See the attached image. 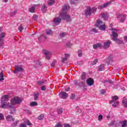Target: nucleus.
Listing matches in <instances>:
<instances>
[{
	"label": "nucleus",
	"mask_w": 127,
	"mask_h": 127,
	"mask_svg": "<svg viewBox=\"0 0 127 127\" xmlns=\"http://www.w3.org/2000/svg\"><path fill=\"white\" fill-rule=\"evenodd\" d=\"M69 8V5L64 4L62 10V12L59 14V17H55L54 19V23L55 24H60L61 20H66V22H70L72 21V18L70 15L67 14V11Z\"/></svg>",
	"instance_id": "1"
},
{
	"label": "nucleus",
	"mask_w": 127,
	"mask_h": 127,
	"mask_svg": "<svg viewBox=\"0 0 127 127\" xmlns=\"http://www.w3.org/2000/svg\"><path fill=\"white\" fill-rule=\"evenodd\" d=\"M22 102V99L18 97H15L12 98L10 100V103L12 105H16V104H20Z\"/></svg>",
	"instance_id": "2"
},
{
	"label": "nucleus",
	"mask_w": 127,
	"mask_h": 127,
	"mask_svg": "<svg viewBox=\"0 0 127 127\" xmlns=\"http://www.w3.org/2000/svg\"><path fill=\"white\" fill-rule=\"evenodd\" d=\"M113 2H115L114 0H111L109 1H107L103 4V5H101L99 6V8H102L103 7H108L109 5H111Z\"/></svg>",
	"instance_id": "3"
},
{
	"label": "nucleus",
	"mask_w": 127,
	"mask_h": 127,
	"mask_svg": "<svg viewBox=\"0 0 127 127\" xmlns=\"http://www.w3.org/2000/svg\"><path fill=\"white\" fill-rule=\"evenodd\" d=\"M44 54H45L46 59H48V60H49L52 56V53H51L50 51L46 50L44 51Z\"/></svg>",
	"instance_id": "4"
},
{
	"label": "nucleus",
	"mask_w": 127,
	"mask_h": 127,
	"mask_svg": "<svg viewBox=\"0 0 127 127\" xmlns=\"http://www.w3.org/2000/svg\"><path fill=\"white\" fill-rule=\"evenodd\" d=\"M59 97L61 99L65 100L68 97V94L65 92H61L59 94Z\"/></svg>",
	"instance_id": "5"
},
{
	"label": "nucleus",
	"mask_w": 127,
	"mask_h": 127,
	"mask_svg": "<svg viewBox=\"0 0 127 127\" xmlns=\"http://www.w3.org/2000/svg\"><path fill=\"white\" fill-rule=\"evenodd\" d=\"M15 70L14 71V73L16 74L17 72H21L23 71V68H22V66L21 65H16L15 66Z\"/></svg>",
	"instance_id": "6"
},
{
	"label": "nucleus",
	"mask_w": 127,
	"mask_h": 127,
	"mask_svg": "<svg viewBox=\"0 0 127 127\" xmlns=\"http://www.w3.org/2000/svg\"><path fill=\"white\" fill-rule=\"evenodd\" d=\"M86 83L88 86H93L94 85V79L92 78H89L86 80Z\"/></svg>",
	"instance_id": "7"
},
{
	"label": "nucleus",
	"mask_w": 127,
	"mask_h": 127,
	"mask_svg": "<svg viewBox=\"0 0 127 127\" xmlns=\"http://www.w3.org/2000/svg\"><path fill=\"white\" fill-rule=\"evenodd\" d=\"M5 37V35L3 32L0 33V46L3 44V38Z\"/></svg>",
	"instance_id": "8"
},
{
	"label": "nucleus",
	"mask_w": 127,
	"mask_h": 127,
	"mask_svg": "<svg viewBox=\"0 0 127 127\" xmlns=\"http://www.w3.org/2000/svg\"><path fill=\"white\" fill-rule=\"evenodd\" d=\"M117 18H119L120 19V21L122 23L125 22V20L127 17H126V15H118L117 16Z\"/></svg>",
	"instance_id": "9"
},
{
	"label": "nucleus",
	"mask_w": 127,
	"mask_h": 127,
	"mask_svg": "<svg viewBox=\"0 0 127 127\" xmlns=\"http://www.w3.org/2000/svg\"><path fill=\"white\" fill-rule=\"evenodd\" d=\"M9 109H10V110L11 112L10 113V115H11L13 112L15 111V107H14V104H12L11 103H9V107H8Z\"/></svg>",
	"instance_id": "10"
},
{
	"label": "nucleus",
	"mask_w": 127,
	"mask_h": 127,
	"mask_svg": "<svg viewBox=\"0 0 127 127\" xmlns=\"http://www.w3.org/2000/svg\"><path fill=\"white\" fill-rule=\"evenodd\" d=\"M84 12L86 16L88 15H91V14L92 13L91 7H87L86 9L84 11Z\"/></svg>",
	"instance_id": "11"
},
{
	"label": "nucleus",
	"mask_w": 127,
	"mask_h": 127,
	"mask_svg": "<svg viewBox=\"0 0 127 127\" xmlns=\"http://www.w3.org/2000/svg\"><path fill=\"white\" fill-rule=\"evenodd\" d=\"M5 119L8 122H14L15 120L14 118L12 117V116L10 115H8L7 116H6Z\"/></svg>",
	"instance_id": "12"
},
{
	"label": "nucleus",
	"mask_w": 127,
	"mask_h": 127,
	"mask_svg": "<svg viewBox=\"0 0 127 127\" xmlns=\"http://www.w3.org/2000/svg\"><path fill=\"white\" fill-rule=\"evenodd\" d=\"M111 43H112V42H111L110 41H108L107 42H106L104 43L103 48L105 49H106V48H109V47H110V45H111Z\"/></svg>",
	"instance_id": "13"
},
{
	"label": "nucleus",
	"mask_w": 127,
	"mask_h": 127,
	"mask_svg": "<svg viewBox=\"0 0 127 127\" xmlns=\"http://www.w3.org/2000/svg\"><path fill=\"white\" fill-rule=\"evenodd\" d=\"M9 96L7 95H5L1 97V102L2 103H6V101L8 99Z\"/></svg>",
	"instance_id": "14"
},
{
	"label": "nucleus",
	"mask_w": 127,
	"mask_h": 127,
	"mask_svg": "<svg viewBox=\"0 0 127 127\" xmlns=\"http://www.w3.org/2000/svg\"><path fill=\"white\" fill-rule=\"evenodd\" d=\"M87 78V73L86 72H82L81 75V80L82 81H85Z\"/></svg>",
	"instance_id": "15"
},
{
	"label": "nucleus",
	"mask_w": 127,
	"mask_h": 127,
	"mask_svg": "<svg viewBox=\"0 0 127 127\" xmlns=\"http://www.w3.org/2000/svg\"><path fill=\"white\" fill-rule=\"evenodd\" d=\"M112 100L110 102V104H113V103H115V101H117V100H119V97L117 95H115L112 96Z\"/></svg>",
	"instance_id": "16"
},
{
	"label": "nucleus",
	"mask_w": 127,
	"mask_h": 127,
	"mask_svg": "<svg viewBox=\"0 0 127 127\" xmlns=\"http://www.w3.org/2000/svg\"><path fill=\"white\" fill-rule=\"evenodd\" d=\"M112 36L113 37V40L115 41L116 39H117V37L119 36V34L115 32L114 31H112Z\"/></svg>",
	"instance_id": "17"
},
{
	"label": "nucleus",
	"mask_w": 127,
	"mask_h": 127,
	"mask_svg": "<svg viewBox=\"0 0 127 127\" xmlns=\"http://www.w3.org/2000/svg\"><path fill=\"white\" fill-rule=\"evenodd\" d=\"M79 87H80V88H83V90H87V88H86V86L85 84H84V83L83 81H81L78 84Z\"/></svg>",
	"instance_id": "18"
},
{
	"label": "nucleus",
	"mask_w": 127,
	"mask_h": 127,
	"mask_svg": "<svg viewBox=\"0 0 127 127\" xmlns=\"http://www.w3.org/2000/svg\"><path fill=\"white\" fill-rule=\"evenodd\" d=\"M104 70H105V64H100L98 66V71L101 72L102 71H104Z\"/></svg>",
	"instance_id": "19"
},
{
	"label": "nucleus",
	"mask_w": 127,
	"mask_h": 127,
	"mask_svg": "<svg viewBox=\"0 0 127 127\" xmlns=\"http://www.w3.org/2000/svg\"><path fill=\"white\" fill-rule=\"evenodd\" d=\"M98 47L101 48V47H102V44H101V43H97L93 45L94 49H97Z\"/></svg>",
	"instance_id": "20"
},
{
	"label": "nucleus",
	"mask_w": 127,
	"mask_h": 127,
	"mask_svg": "<svg viewBox=\"0 0 127 127\" xmlns=\"http://www.w3.org/2000/svg\"><path fill=\"white\" fill-rule=\"evenodd\" d=\"M55 2V0H48L47 3H48V5H53V4H54Z\"/></svg>",
	"instance_id": "21"
},
{
	"label": "nucleus",
	"mask_w": 127,
	"mask_h": 127,
	"mask_svg": "<svg viewBox=\"0 0 127 127\" xmlns=\"http://www.w3.org/2000/svg\"><path fill=\"white\" fill-rule=\"evenodd\" d=\"M39 96V93L36 92L34 93V101H37L38 100V96Z\"/></svg>",
	"instance_id": "22"
},
{
	"label": "nucleus",
	"mask_w": 127,
	"mask_h": 127,
	"mask_svg": "<svg viewBox=\"0 0 127 127\" xmlns=\"http://www.w3.org/2000/svg\"><path fill=\"white\" fill-rule=\"evenodd\" d=\"M102 18H104L105 20H107L108 18H109V14H106V13H103L102 15Z\"/></svg>",
	"instance_id": "23"
},
{
	"label": "nucleus",
	"mask_w": 127,
	"mask_h": 127,
	"mask_svg": "<svg viewBox=\"0 0 127 127\" xmlns=\"http://www.w3.org/2000/svg\"><path fill=\"white\" fill-rule=\"evenodd\" d=\"M102 23H103V21H102V20H98L95 25L96 26H97V27H99V26H101V24H102Z\"/></svg>",
	"instance_id": "24"
},
{
	"label": "nucleus",
	"mask_w": 127,
	"mask_h": 127,
	"mask_svg": "<svg viewBox=\"0 0 127 127\" xmlns=\"http://www.w3.org/2000/svg\"><path fill=\"white\" fill-rule=\"evenodd\" d=\"M38 103H37V102L35 101L32 102L30 104V107H36V106H38Z\"/></svg>",
	"instance_id": "25"
},
{
	"label": "nucleus",
	"mask_w": 127,
	"mask_h": 127,
	"mask_svg": "<svg viewBox=\"0 0 127 127\" xmlns=\"http://www.w3.org/2000/svg\"><path fill=\"white\" fill-rule=\"evenodd\" d=\"M9 104H10L9 103H8L6 104L4 103V104H2L1 108L2 109H5V108H6V107H8H8L9 106Z\"/></svg>",
	"instance_id": "26"
},
{
	"label": "nucleus",
	"mask_w": 127,
	"mask_h": 127,
	"mask_svg": "<svg viewBox=\"0 0 127 127\" xmlns=\"http://www.w3.org/2000/svg\"><path fill=\"white\" fill-rule=\"evenodd\" d=\"M47 35H52L53 34V31L51 30H48L46 31Z\"/></svg>",
	"instance_id": "27"
},
{
	"label": "nucleus",
	"mask_w": 127,
	"mask_h": 127,
	"mask_svg": "<svg viewBox=\"0 0 127 127\" xmlns=\"http://www.w3.org/2000/svg\"><path fill=\"white\" fill-rule=\"evenodd\" d=\"M69 57V55L68 54H65V57L63 58L62 62H65V61H67V58Z\"/></svg>",
	"instance_id": "28"
},
{
	"label": "nucleus",
	"mask_w": 127,
	"mask_h": 127,
	"mask_svg": "<svg viewBox=\"0 0 127 127\" xmlns=\"http://www.w3.org/2000/svg\"><path fill=\"white\" fill-rule=\"evenodd\" d=\"M98 27L100 30H106V27L104 25H100Z\"/></svg>",
	"instance_id": "29"
},
{
	"label": "nucleus",
	"mask_w": 127,
	"mask_h": 127,
	"mask_svg": "<svg viewBox=\"0 0 127 127\" xmlns=\"http://www.w3.org/2000/svg\"><path fill=\"white\" fill-rule=\"evenodd\" d=\"M3 80H4V78H3V72H1L0 73V82L3 81Z\"/></svg>",
	"instance_id": "30"
},
{
	"label": "nucleus",
	"mask_w": 127,
	"mask_h": 127,
	"mask_svg": "<svg viewBox=\"0 0 127 127\" xmlns=\"http://www.w3.org/2000/svg\"><path fill=\"white\" fill-rule=\"evenodd\" d=\"M122 104L124 105L125 108H127V100L124 99L122 101Z\"/></svg>",
	"instance_id": "31"
},
{
	"label": "nucleus",
	"mask_w": 127,
	"mask_h": 127,
	"mask_svg": "<svg viewBox=\"0 0 127 127\" xmlns=\"http://www.w3.org/2000/svg\"><path fill=\"white\" fill-rule=\"evenodd\" d=\"M45 82H46V80H42L41 81H38L37 82V84L38 85H43V84H44V83H45Z\"/></svg>",
	"instance_id": "32"
},
{
	"label": "nucleus",
	"mask_w": 127,
	"mask_h": 127,
	"mask_svg": "<svg viewBox=\"0 0 127 127\" xmlns=\"http://www.w3.org/2000/svg\"><path fill=\"white\" fill-rule=\"evenodd\" d=\"M42 10L43 11V12H46V10H47V7H46V5H43L42 7Z\"/></svg>",
	"instance_id": "33"
},
{
	"label": "nucleus",
	"mask_w": 127,
	"mask_h": 127,
	"mask_svg": "<svg viewBox=\"0 0 127 127\" xmlns=\"http://www.w3.org/2000/svg\"><path fill=\"white\" fill-rule=\"evenodd\" d=\"M43 119H44V115L43 114H41L38 117V119L39 121H41L42 120H43Z\"/></svg>",
	"instance_id": "34"
},
{
	"label": "nucleus",
	"mask_w": 127,
	"mask_h": 127,
	"mask_svg": "<svg viewBox=\"0 0 127 127\" xmlns=\"http://www.w3.org/2000/svg\"><path fill=\"white\" fill-rule=\"evenodd\" d=\"M34 10H35V7H34V6H32L29 8V11L30 12H34Z\"/></svg>",
	"instance_id": "35"
},
{
	"label": "nucleus",
	"mask_w": 127,
	"mask_h": 127,
	"mask_svg": "<svg viewBox=\"0 0 127 127\" xmlns=\"http://www.w3.org/2000/svg\"><path fill=\"white\" fill-rule=\"evenodd\" d=\"M98 61H99L98 59H95L94 61L91 63L92 65H96L98 63Z\"/></svg>",
	"instance_id": "36"
},
{
	"label": "nucleus",
	"mask_w": 127,
	"mask_h": 127,
	"mask_svg": "<svg viewBox=\"0 0 127 127\" xmlns=\"http://www.w3.org/2000/svg\"><path fill=\"white\" fill-rule=\"evenodd\" d=\"M77 53L78 54V56L79 57H82V51L81 50H78L77 51Z\"/></svg>",
	"instance_id": "37"
},
{
	"label": "nucleus",
	"mask_w": 127,
	"mask_h": 127,
	"mask_svg": "<svg viewBox=\"0 0 127 127\" xmlns=\"http://www.w3.org/2000/svg\"><path fill=\"white\" fill-rule=\"evenodd\" d=\"M41 38H44V39H46V36H45L44 35H41L39 38L38 40L40 41V40Z\"/></svg>",
	"instance_id": "38"
},
{
	"label": "nucleus",
	"mask_w": 127,
	"mask_h": 127,
	"mask_svg": "<svg viewBox=\"0 0 127 127\" xmlns=\"http://www.w3.org/2000/svg\"><path fill=\"white\" fill-rule=\"evenodd\" d=\"M106 82H108L109 84H114V81L112 80H106L103 81V83H106Z\"/></svg>",
	"instance_id": "39"
},
{
	"label": "nucleus",
	"mask_w": 127,
	"mask_h": 127,
	"mask_svg": "<svg viewBox=\"0 0 127 127\" xmlns=\"http://www.w3.org/2000/svg\"><path fill=\"white\" fill-rule=\"evenodd\" d=\"M122 127H126V126H127V120H125L124 121H122Z\"/></svg>",
	"instance_id": "40"
},
{
	"label": "nucleus",
	"mask_w": 127,
	"mask_h": 127,
	"mask_svg": "<svg viewBox=\"0 0 127 127\" xmlns=\"http://www.w3.org/2000/svg\"><path fill=\"white\" fill-rule=\"evenodd\" d=\"M90 10L91 11V13H94L96 10H97V8L96 7H93V8H90Z\"/></svg>",
	"instance_id": "41"
},
{
	"label": "nucleus",
	"mask_w": 127,
	"mask_h": 127,
	"mask_svg": "<svg viewBox=\"0 0 127 127\" xmlns=\"http://www.w3.org/2000/svg\"><path fill=\"white\" fill-rule=\"evenodd\" d=\"M114 41H116V42H118V43H119V44H123V41H121V40H119L118 39H115V40H114Z\"/></svg>",
	"instance_id": "42"
},
{
	"label": "nucleus",
	"mask_w": 127,
	"mask_h": 127,
	"mask_svg": "<svg viewBox=\"0 0 127 127\" xmlns=\"http://www.w3.org/2000/svg\"><path fill=\"white\" fill-rule=\"evenodd\" d=\"M63 113V110L62 108L58 109V114L59 115H61V114H62Z\"/></svg>",
	"instance_id": "43"
},
{
	"label": "nucleus",
	"mask_w": 127,
	"mask_h": 127,
	"mask_svg": "<svg viewBox=\"0 0 127 127\" xmlns=\"http://www.w3.org/2000/svg\"><path fill=\"white\" fill-rule=\"evenodd\" d=\"M17 13V11L16 10H14L13 12L11 13V16H14Z\"/></svg>",
	"instance_id": "44"
},
{
	"label": "nucleus",
	"mask_w": 127,
	"mask_h": 127,
	"mask_svg": "<svg viewBox=\"0 0 127 127\" xmlns=\"http://www.w3.org/2000/svg\"><path fill=\"white\" fill-rule=\"evenodd\" d=\"M100 92L102 95H105L106 93V90L105 89H101L100 90Z\"/></svg>",
	"instance_id": "45"
},
{
	"label": "nucleus",
	"mask_w": 127,
	"mask_h": 127,
	"mask_svg": "<svg viewBox=\"0 0 127 127\" xmlns=\"http://www.w3.org/2000/svg\"><path fill=\"white\" fill-rule=\"evenodd\" d=\"M113 103L114 104H112V107H114V108H116V107H117V106L119 105V102H114Z\"/></svg>",
	"instance_id": "46"
},
{
	"label": "nucleus",
	"mask_w": 127,
	"mask_h": 127,
	"mask_svg": "<svg viewBox=\"0 0 127 127\" xmlns=\"http://www.w3.org/2000/svg\"><path fill=\"white\" fill-rule=\"evenodd\" d=\"M108 60L109 62H113V56L110 55L108 58Z\"/></svg>",
	"instance_id": "47"
},
{
	"label": "nucleus",
	"mask_w": 127,
	"mask_h": 127,
	"mask_svg": "<svg viewBox=\"0 0 127 127\" xmlns=\"http://www.w3.org/2000/svg\"><path fill=\"white\" fill-rule=\"evenodd\" d=\"M60 37H65L66 36V33H62L60 34Z\"/></svg>",
	"instance_id": "48"
},
{
	"label": "nucleus",
	"mask_w": 127,
	"mask_h": 127,
	"mask_svg": "<svg viewBox=\"0 0 127 127\" xmlns=\"http://www.w3.org/2000/svg\"><path fill=\"white\" fill-rule=\"evenodd\" d=\"M76 97V95H75V94H72L71 95H70V100H74V99H75V97Z\"/></svg>",
	"instance_id": "49"
},
{
	"label": "nucleus",
	"mask_w": 127,
	"mask_h": 127,
	"mask_svg": "<svg viewBox=\"0 0 127 127\" xmlns=\"http://www.w3.org/2000/svg\"><path fill=\"white\" fill-rule=\"evenodd\" d=\"M22 29H23V27L22 26L20 25L18 27V30H19L20 32H22Z\"/></svg>",
	"instance_id": "50"
},
{
	"label": "nucleus",
	"mask_w": 127,
	"mask_h": 127,
	"mask_svg": "<svg viewBox=\"0 0 127 127\" xmlns=\"http://www.w3.org/2000/svg\"><path fill=\"white\" fill-rule=\"evenodd\" d=\"M70 3L71 4H75V3H77V0H71Z\"/></svg>",
	"instance_id": "51"
},
{
	"label": "nucleus",
	"mask_w": 127,
	"mask_h": 127,
	"mask_svg": "<svg viewBox=\"0 0 127 127\" xmlns=\"http://www.w3.org/2000/svg\"><path fill=\"white\" fill-rule=\"evenodd\" d=\"M32 18L34 20H37V18H38V16L37 15H34L32 17Z\"/></svg>",
	"instance_id": "52"
},
{
	"label": "nucleus",
	"mask_w": 127,
	"mask_h": 127,
	"mask_svg": "<svg viewBox=\"0 0 127 127\" xmlns=\"http://www.w3.org/2000/svg\"><path fill=\"white\" fill-rule=\"evenodd\" d=\"M103 120V115H100L98 116V121H102Z\"/></svg>",
	"instance_id": "53"
},
{
	"label": "nucleus",
	"mask_w": 127,
	"mask_h": 127,
	"mask_svg": "<svg viewBox=\"0 0 127 127\" xmlns=\"http://www.w3.org/2000/svg\"><path fill=\"white\" fill-rule=\"evenodd\" d=\"M55 63H56V61H53L52 63L51 64V66L52 67H54V66H55Z\"/></svg>",
	"instance_id": "54"
},
{
	"label": "nucleus",
	"mask_w": 127,
	"mask_h": 127,
	"mask_svg": "<svg viewBox=\"0 0 127 127\" xmlns=\"http://www.w3.org/2000/svg\"><path fill=\"white\" fill-rule=\"evenodd\" d=\"M92 31H93V32H94V33H98V30H97V29L96 28H93Z\"/></svg>",
	"instance_id": "55"
},
{
	"label": "nucleus",
	"mask_w": 127,
	"mask_h": 127,
	"mask_svg": "<svg viewBox=\"0 0 127 127\" xmlns=\"http://www.w3.org/2000/svg\"><path fill=\"white\" fill-rule=\"evenodd\" d=\"M41 90L42 91H45V90H46V87H45V86H43L41 88Z\"/></svg>",
	"instance_id": "56"
},
{
	"label": "nucleus",
	"mask_w": 127,
	"mask_h": 127,
	"mask_svg": "<svg viewBox=\"0 0 127 127\" xmlns=\"http://www.w3.org/2000/svg\"><path fill=\"white\" fill-rule=\"evenodd\" d=\"M74 85H76V86H79V83L78 82V80H76L74 81Z\"/></svg>",
	"instance_id": "57"
},
{
	"label": "nucleus",
	"mask_w": 127,
	"mask_h": 127,
	"mask_svg": "<svg viewBox=\"0 0 127 127\" xmlns=\"http://www.w3.org/2000/svg\"><path fill=\"white\" fill-rule=\"evenodd\" d=\"M3 118V114L0 113V121H1Z\"/></svg>",
	"instance_id": "58"
},
{
	"label": "nucleus",
	"mask_w": 127,
	"mask_h": 127,
	"mask_svg": "<svg viewBox=\"0 0 127 127\" xmlns=\"http://www.w3.org/2000/svg\"><path fill=\"white\" fill-rule=\"evenodd\" d=\"M62 125L60 123H58L57 125L55 126V127H61Z\"/></svg>",
	"instance_id": "59"
},
{
	"label": "nucleus",
	"mask_w": 127,
	"mask_h": 127,
	"mask_svg": "<svg viewBox=\"0 0 127 127\" xmlns=\"http://www.w3.org/2000/svg\"><path fill=\"white\" fill-rule=\"evenodd\" d=\"M71 44L70 42H68L66 43V46H67V47H70V46H71Z\"/></svg>",
	"instance_id": "60"
},
{
	"label": "nucleus",
	"mask_w": 127,
	"mask_h": 127,
	"mask_svg": "<svg viewBox=\"0 0 127 127\" xmlns=\"http://www.w3.org/2000/svg\"><path fill=\"white\" fill-rule=\"evenodd\" d=\"M27 126H31V124L29 122V120H27Z\"/></svg>",
	"instance_id": "61"
},
{
	"label": "nucleus",
	"mask_w": 127,
	"mask_h": 127,
	"mask_svg": "<svg viewBox=\"0 0 127 127\" xmlns=\"http://www.w3.org/2000/svg\"><path fill=\"white\" fill-rule=\"evenodd\" d=\"M18 124V121H15V123H13V125L15 127Z\"/></svg>",
	"instance_id": "62"
},
{
	"label": "nucleus",
	"mask_w": 127,
	"mask_h": 127,
	"mask_svg": "<svg viewBox=\"0 0 127 127\" xmlns=\"http://www.w3.org/2000/svg\"><path fill=\"white\" fill-rule=\"evenodd\" d=\"M64 127H70V125L68 124L64 125Z\"/></svg>",
	"instance_id": "63"
},
{
	"label": "nucleus",
	"mask_w": 127,
	"mask_h": 127,
	"mask_svg": "<svg viewBox=\"0 0 127 127\" xmlns=\"http://www.w3.org/2000/svg\"><path fill=\"white\" fill-rule=\"evenodd\" d=\"M20 127H27L25 124H22L20 126Z\"/></svg>",
	"instance_id": "64"
}]
</instances>
